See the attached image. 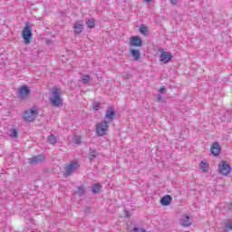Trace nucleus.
Here are the masks:
<instances>
[{
    "label": "nucleus",
    "instance_id": "f257e3e1",
    "mask_svg": "<svg viewBox=\"0 0 232 232\" xmlns=\"http://www.w3.org/2000/svg\"><path fill=\"white\" fill-rule=\"evenodd\" d=\"M62 93L63 91H61V89L53 88L52 90V94L49 98V101L52 106H53L54 108H59L63 106V98H61Z\"/></svg>",
    "mask_w": 232,
    "mask_h": 232
},
{
    "label": "nucleus",
    "instance_id": "f03ea898",
    "mask_svg": "<svg viewBox=\"0 0 232 232\" xmlns=\"http://www.w3.org/2000/svg\"><path fill=\"white\" fill-rule=\"evenodd\" d=\"M37 115H39V110H37V107H32L24 112L23 119L25 122H34Z\"/></svg>",
    "mask_w": 232,
    "mask_h": 232
},
{
    "label": "nucleus",
    "instance_id": "7ed1b4c3",
    "mask_svg": "<svg viewBox=\"0 0 232 232\" xmlns=\"http://www.w3.org/2000/svg\"><path fill=\"white\" fill-rule=\"evenodd\" d=\"M109 128H110V123L108 121H106L105 120L97 123L96 133H97L98 137H104V135H106Z\"/></svg>",
    "mask_w": 232,
    "mask_h": 232
},
{
    "label": "nucleus",
    "instance_id": "20e7f679",
    "mask_svg": "<svg viewBox=\"0 0 232 232\" xmlns=\"http://www.w3.org/2000/svg\"><path fill=\"white\" fill-rule=\"evenodd\" d=\"M32 35V27L30 26V24H26L22 32V38L24 41V44H30Z\"/></svg>",
    "mask_w": 232,
    "mask_h": 232
},
{
    "label": "nucleus",
    "instance_id": "39448f33",
    "mask_svg": "<svg viewBox=\"0 0 232 232\" xmlns=\"http://www.w3.org/2000/svg\"><path fill=\"white\" fill-rule=\"evenodd\" d=\"M218 169L220 173V175H224L225 177H227L228 174L231 173V165L227 163L226 160H222L220 163H218Z\"/></svg>",
    "mask_w": 232,
    "mask_h": 232
},
{
    "label": "nucleus",
    "instance_id": "423d86ee",
    "mask_svg": "<svg viewBox=\"0 0 232 232\" xmlns=\"http://www.w3.org/2000/svg\"><path fill=\"white\" fill-rule=\"evenodd\" d=\"M77 168H79V162H77L76 160L71 161V163L66 165L65 167L63 177H65V179L66 177H70V175H72L73 171L77 169Z\"/></svg>",
    "mask_w": 232,
    "mask_h": 232
},
{
    "label": "nucleus",
    "instance_id": "0eeeda50",
    "mask_svg": "<svg viewBox=\"0 0 232 232\" xmlns=\"http://www.w3.org/2000/svg\"><path fill=\"white\" fill-rule=\"evenodd\" d=\"M115 119H117V116L115 115V109H113V107L110 106L107 108L106 111H105V120L106 122H113V121H115Z\"/></svg>",
    "mask_w": 232,
    "mask_h": 232
},
{
    "label": "nucleus",
    "instance_id": "6e6552de",
    "mask_svg": "<svg viewBox=\"0 0 232 232\" xmlns=\"http://www.w3.org/2000/svg\"><path fill=\"white\" fill-rule=\"evenodd\" d=\"M72 28L74 30V35H79V34H82V32H84V23L80 20L74 24Z\"/></svg>",
    "mask_w": 232,
    "mask_h": 232
},
{
    "label": "nucleus",
    "instance_id": "1a4fd4ad",
    "mask_svg": "<svg viewBox=\"0 0 232 232\" xmlns=\"http://www.w3.org/2000/svg\"><path fill=\"white\" fill-rule=\"evenodd\" d=\"M171 59H173V55H171L170 53L166 51H163L160 55V61L164 64H168V63H169Z\"/></svg>",
    "mask_w": 232,
    "mask_h": 232
},
{
    "label": "nucleus",
    "instance_id": "9d476101",
    "mask_svg": "<svg viewBox=\"0 0 232 232\" xmlns=\"http://www.w3.org/2000/svg\"><path fill=\"white\" fill-rule=\"evenodd\" d=\"M30 95V89L28 86L24 85L19 88V98L22 100L26 99Z\"/></svg>",
    "mask_w": 232,
    "mask_h": 232
},
{
    "label": "nucleus",
    "instance_id": "9b49d317",
    "mask_svg": "<svg viewBox=\"0 0 232 232\" xmlns=\"http://www.w3.org/2000/svg\"><path fill=\"white\" fill-rule=\"evenodd\" d=\"M210 151L212 155H214V157H218V155H220V151H222V149L220 148V144H218V142H214L212 144Z\"/></svg>",
    "mask_w": 232,
    "mask_h": 232
},
{
    "label": "nucleus",
    "instance_id": "f8f14e48",
    "mask_svg": "<svg viewBox=\"0 0 232 232\" xmlns=\"http://www.w3.org/2000/svg\"><path fill=\"white\" fill-rule=\"evenodd\" d=\"M44 160V155L40 154L37 156H34L33 158L29 159V164L35 166V164H39V162H43Z\"/></svg>",
    "mask_w": 232,
    "mask_h": 232
},
{
    "label": "nucleus",
    "instance_id": "ddd939ff",
    "mask_svg": "<svg viewBox=\"0 0 232 232\" xmlns=\"http://www.w3.org/2000/svg\"><path fill=\"white\" fill-rule=\"evenodd\" d=\"M130 44V46L140 47L142 46V40L139 36H131Z\"/></svg>",
    "mask_w": 232,
    "mask_h": 232
},
{
    "label": "nucleus",
    "instance_id": "4468645a",
    "mask_svg": "<svg viewBox=\"0 0 232 232\" xmlns=\"http://www.w3.org/2000/svg\"><path fill=\"white\" fill-rule=\"evenodd\" d=\"M180 224L183 226V227H189V226L193 224V220H191L189 216H183L180 219Z\"/></svg>",
    "mask_w": 232,
    "mask_h": 232
},
{
    "label": "nucleus",
    "instance_id": "2eb2a0df",
    "mask_svg": "<svg viewBox=\"0 0 232 232\" xmlns=\"http://www.w3.org/2000/svg\"><path fill=\"white\" fill-rule=\"evenodd\" d=\"M173 200V198H171L169 195H166L160 198V204L161 206H169Z\"/></svg>",
    "mask_w": 232,
    "mask_h": 232
},
{
    "label": "nucleus",
    "instance_id": "dca6fc26",
    "mask_svg": "<svg viewBox=\"0 0 232 232\" xmlns=\"http://www.w3.org/2000/svg\"><path fill=\"white\" fill-rule=\"evenodd\" d=\"M130 53L133 58V61H139L140 59V51L137 49H130Z\"/></svg>",
    "mask_w": 232,
    "mask_h": 232
},
{
    "label": "nucleus",
    "instance_id": "f3484780",
    "mask_svg": "<svg viewBox=\"0 0 232 232\" xmlns=\"http://www.w3.org/2000/svg\"><path fill=\"white\" fill-rule=\"evenodd\" d=\"M222 229L224 231H231L232 229V219H227L225 224L222 225Z\"/></svg>",
    "mask_w": 232,
    "mask_h": 232
},
{
    "label": "nucleus",
    "instance_id": "a211bd4d",
    "mask_svg": "<svg viewBox=\"0 0 232 232\" xmlns=\"http://www.w3.org/2000/svg\"><path fill=\"white\" fill-rule=\"evenodd\" d=\"M101 189H102V185L101 183H94L92 187V191L94 195L101 193Z\"/></svg>",
    "mask_w": 232,
    "mask_h": 232
},
{
    "label": "nucleus",
    "instance_id": "6ab92c4d",
    "mask_svg": "<svg viewBox=\"0 0 232 232\" xmlns=\"http://www.w3.org/2000/svg\"><path fill=\"white\" fill-rule=\"evenodd\" d=\"M199 168L204 173H206V171H208V168H209V164H208L206 161H201Z\"/></svg>",
    "mask_w": 232,
    "mask_h": 232
},
{
    "label": "nucleus",
    "instance_id": "aec40b11",
    "mask_svg": "<svg viewBox=\"0 0 232 232\" xmlns=\"http://www.w3.org/2000/svg\"><path fill=\"white\" fill-rule=\"evenodd\" d=\"M47 140L49 144H56L57 143V138H55V135L51 134L47 137Z\"/></svg>",
    "mask_w": 232,
    "mask_h": 232
},
{
    "label": "nucleus",
    "instance_id": "412c9836",
    "mask_svg": "<svg viewBox=\"0 0 232 232\" xmlns=\"http://www.w3.org/2000/svg\"><path fill=\"white\" fill-rule=\"evenodd\" d=\"M85 23H86V24H87V26L89 27V28H95V20L93 19V18H92V19H87L86 21H85Z\"/></svg>",
    "mask_w": 232,
    "mask_h": 232
},
{
    "label": "nucleus",
    "instance_id": "4be33fe9",
    "mask_svg": "<svg viewBox=\"0 0 232 232\" xmlns=\"http://www.w3.org/2000/svg\"><path fill=\"white\" fill-rule=\"evenodd\" d=\"M82 84H90V75L82 74Z\"/></svg>",
    "mask_w": 232,
    "mask_h": 232
},
{
    "label": "nucleus",
    "instance_id": "5701e85b",
    "mask_svg": "<svg viewBox=\"0 0 232 232\" xmlns=\"http://www.w3.org/2000/svg\"><path fill=\"white\" fill-rule=\"evenodd\" d=\"M99 108H101V102H94L92 103V109L94 111H99Z\"/></svg>",
    "mask_w": 232,
    "mask_h": 232
},
{
    "label": "nucleus",
    "instance_id": "b1692460",
    "mask_svg": "<svg viewBox=\"0 0 232 232\" xmlns=\"http://www.w3.org/2000/svg\"><path fill=\"white\" fill-rule=\"evenodd\" d=\"M9 137L15 139L17 137V130L15 129H11L9 131Z\"/></svg>",
    "mask_w": 232,
    "mask_h": 232
},
{
    "label": "nucleus",
    "instance_id": "393cba45",
    "mask_svg": "<svg viewBox=\"0 0 232 232\" xmlns=\"http://www.w3.org/2000/svg\"><path fill=\"white\" fill-rule=\"evenodd\" d=\"M72 141L74 144H81V136H73L72 137Z\"/></svg>",
    "mask_w": 232,
    "mask_h": 232
},
{
    "label": "nucleus",
    "instance_id": "a878e982",
    "mask_svg": "<svg viewBox=\"0 0 232 232\" xmlns=\"http://www.w3.org/2000/svg\"><path fill=\"white\" fill-rule=\"evenodd\" d=\"M140 34H143V35H146V34H148V27H146V26H141V27L140 28Z\"/></svg>",
    "mask_w": 232,
    "mask_h": 232
},
{
    "label": "nucleus",
    "instance_id": "bb28decb",
    "mask_svg": "<svg viewBox=\"0 0 232 232\" xmlns=\"http://www.w3.org/2000/svg\"><path fill=\"white\" fill-rule=\"evenodd\" d=\"M95 157H97V150H92L91 152L89 159H90V160H93V159H95Z\"/></svg>",
    "mask_w": 232,
    "mask_h": 232
},
{
    "label": "nucleus",
    "instance_id": "cd10ccee",
    "mask_svg": "<svg viewBox=\"0 0 232 232\" xmlns=\"http://www.w3.org/2000/svg\"><path fill=\"white\" fill-rule=\"evenodd\" d=\"M77 195H84V187H79L78 188Z\"/></svg>",
    "mask_w": 232,
    "mask_h": 232
},
{
    "label": "nucleus",
    "instance_id": "c85d7f7f",
    "mask_svg": "<svg viewBox=\"0 0 232 232\" xmlns=\"http://www.w3.org/2000/svg\"><path fill=\"white\" fill-rule=\"evenodd\" d=\"M157 101L158 102H166V100H162V95H158L157 96Z\"/></svg>",
    "mask_w": 232,
    "mask_h": 232
},
{
    "label": "nucleus",
    "instance_id": "c756f323",
    "mask_svg": "<svg viewBox=\"0 0 232 232\" xmlns=\"http://www.w3.org/2000/svg\"><path fill=\"white\" fill-rule=\"evenodd\" d=\"M134 232H146V229L144 228H139V227H134L133 228Z\"/></svg>",
    "mask_w": 232,
    "mask_h": 232
},
{
    "label": "nucleus",
    "instance_id": "7c9ffc66",
    "mask_svg": "<svg viewBox=\"0 0 232 232\" xmlns=\"http://www.w3.org/2000/svg\"><path fill=\"white\" fill-rule=\"evenodd\" d=\"M169 3H170V5H177V3H179V0H169Z\"/></svg>",
    "mask_w": 232,
    "mask_h": 232
},
{
    "label": "nucleus",
    "instance_id": "2f4dec72",
    "mask_svg": "<svg viewBox=\"0 0 232 232\" xmlns=\"http://www.w3.org/2000/svg\"><path fill=\"white\" fill-rule=\"evenodd\" d=\"M165 92H166V88L165 87H160V93H164Z\"/></svg>",
    "mask_w": 232,
    "mask_h": 232
},
{
    "label": "nucleus",
    "instance_id": "473e14b6",
    "mask_svg": "<svg viewBox=\"0 0 232 232\" xmlns=\"http://www.w3.org/2000/svg\"><path fill=\"white\" fill-rule=\"evenodd\" d=\"M146 3H151L152 0H144Z\"/></svg>",
    "mask_w": 232,
    "mask_h": 232
}]
</instances>
